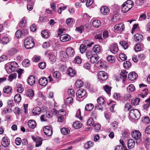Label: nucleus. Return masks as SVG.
Segmentation results:
<instances>
[{
    "instance_id": "nucleus-23",
    "label": "nucleus",
    "mask_w": 150,
    "mask_h": 150,
    "mask_svg": "<svg viewBox=\"0 0 150 150\" xmlns=\"http://www.w3.org/2000/svg\"><path fill=\"white\" fill-rule=\"evenodd\" d=\"M41 111V109L39 107H36L33 109L32 110L33 113L34 115H39Z\"/></svg>"
},
{
    "instance_id": "nucleus-49",
    "label": "nucleus",
    "mask_w": 150,
    "mask_h": 150,
    "mask_svg": "<svg viewBox=\"0 0 150 150\" xmlns=\"http://www.w3.org/2000/svg\"><path fill=\"white\" fill-rule=\"evenodd\" d=\"M80 50L81 53L84 52L86 49V46L83 44H81L80 47Z\"/></svg>"
},
{
    "instance_id": "nucleus-52",
    "label": "nucleus",
    "mask_w": 150,
    "mask_h": 150,
    "mask_svg": "<svg viewBox=\"0 0 150 150\" xmlns=\"http://www.w3.org/2000/svg\"><path fill=\"white\" fill-rule=\"evenodd\" d=\"M22 64L25 67H28L30 64V61L28 59H25L23 62Z\"/></svg>"
},
{
    "instance_id": "nucleus-31",
    "label": "nucleus",
    "mask_w": 150,
    "mask_h": 150,
    "mask_svg": "<svg viewBox=\"0 0 150 150\" xmlns=\"http://www.w3.org/2000/svg\"><path fill=\"white\" fill-rule=\"evenodd\" d=\"M94 105L92 103L86 104L85 107V110L87 111H91L93 108Z\"/></svg>"
},
{
    "instance_id": "nucleus-42",
    "label": "nucleus",
    "mask_w": 150,
    "mask_h": 150,
    "mask_svg": "<svg viewBox=\"0 0 150 150\" xmlns=\"http://www.w3.org/2000/svg\"><path fill=\"white\" fill-rule=\"evenodd\" d=\"M120 44L125 50L127 49L128 47V43L125 41H121L120 42Z\"/></svg>"
},
{
    "instance_id": "nucleus-36",
    "label": "nucleus",
    "mask_w": 150,
    "mask_h": 150,
    "mask_svg": "<svg viewBox=\"0 0 150 150\" xmlns=\"http://www.w3.org/2000/svg\"><path fill=\"white\" fill-rule=\"evenodd\" d=\"M115 57L112 55H109L107 58L108 61L111 63H113L115 62Z\"/></svg>"
},
{
    "instance_id": "nucleus-3",
    "label": "nucleus",
    "mask_w": 150,
    "mask_h": 150,
    "mask_svg": "<svg viewBox=\"0 0 150 150\" xmlns=\"http://www.w3.org/2000/svg\"><path fill=\"white\" fill-rule=\"evenodd\" d=\"M139 90L142 91V93L139 94L140 97L142 98H144L148 94V90L146 88L147 85L144 84H141L139 85Z\"/></svg>"
},
{
    "instance_id": "nucleus-34",
    "label": "nucleus",
    "mask_w": 150,
    "mask_h": 150,
    "mask_svg": "<svg viewBox=\"0 0 150 150\" xmlns=\"http://www.w3.org/2000/svg\"><path fill=\"white\" fill-rule=\"evenodd\" d=\"M61 132L62 134L64 135L68 134L70 132V131L68 128L65 127L62 128L61 129Z\"/></svg>"
},
{
    "instance_id": "nucleus-25",
    "label": "nucleus",
    "mask_w": 150,
    "mask_h": 150,
    "mask_svg": "<svg viewBox=\"0 0 150 150\" xmlns=\"http://www.w3.org/2000/svg\"><path fill=\"white\" fill-rule=\"evenodd\" d=\"M134 40L137 42H141L143 38L142 35L139 34H137L134 36Z\"/></svg>"
},
{
    "instance_id": "nucleus-13",
    "label": "nucleus",
    "mask_w": 150,
    "mask_h": 150,
    "mask_svg": "<svg viewBox=\"0 0 150 150\" xmlns=\"http://www.w3.org/2000/svg\"><path fill=\"white\" fill-rule=\"evenodd\" d=\"M39 83L41 85L45 86L48 83V80L46 77H42L39 79L38 81Z\"/></svg>"
},
{
    "instance_id": "nucleus-30",
    "label": "nucleus",
    "mask_w": 150,
    "mask_h": 150,
    "mask_svg": "<svg viewBox=\"0 0 150 150\" xmlns=\"http://www.w3.org/2000/svg\"><path fill=\"white\" fill-rule=\"evenodd\" d=\"M140 101V99L139 98H133L131 100V103L132 105H137Z\"/></svg>"
},
{
    "instance_id": "nucleus-47",
    "label": "nucleus",
    "mask_w": 150,
    "mask_h": 150,
    "mask_svg": "<svg viewBox=\"0 0 150 150\" xmlns=\"http://www.w3.org/2000/svg\"><path fill=\"white\" fill-rule=\"evenodd\" d=\"M104 90L108 94H109L110 92L111 87L108 85H105L103 87Z\"/></svg>"
},
{
    "instance_id": "nucleus-60",
    "label": "nucleus",
    "mask_w": 150,
    "mask_h": 150,
    "mask_svg": "<svg viewBox=\"0 0 150 150\" xmlns=\"http://www.w3.org/2000/svg\"><path fill=\"white\" fill-rule=\"evenodd\" d=\"M87 125L90 126H94L93 120L92 118L89 119L87 122Z\"/></svg>"
},
{
    "instance_id": "nucleus-10",
    "label": "nucleus",
    "mask_w": 150,
    "mask_h": 150,
    "mask_svg": "<svg viewBox=\"0 0 150 150\" xmlns=\"http://www.w3.org/2000/svg\"><path fill=\"white\" fill-rule=\"evenodd\" d=\"M132 8V5L130 4H126L124 3L122 6V11L124 13H126Z\"/></svg>"
},
{
    "instance_id": "nucleus-17",
    "label": "nucleus",
    "mask_w": 150,
    "mask_h": 150,
    "mask_svg": "<svg viewBox=\"0 0 150 150\" xmlns=\"http://www.w3.org/2000/svg\"><path fill=\"white\" fill-rule=\"evenodd\" d=\"M135 142L134 140L132 139H130L128 140L127 142V147L129 149L133 148L134 146Z\"/></svg>"
},
{
    "instance_id": "nucleus-8",
    "label": "nucleus",
    "mask_w": 150,
    "mask_h": 150,
    "mask_svg": "<svg viewBox=\"0 0 150 150\" xmlns=\"http://www.w3.org/2000/svg\"><path fill=\"white\" fill-rule=\"evenodd\" d=\"M10 143V139L7 137H4L2 139L1 144L4 147H7L9 145Z\"/></svg>"
},
{
    "instance_id": "nucleus-20",
    "label": "nucleus",
    "mask_w": 150,
    "mask_h": 150,
    "mask_svg": "<svg viewBox=\"0 0 150 150\" xmlns=\"http://www.w3.org/2000/svg\"><path fill=\"white\" fill-rule=\"evenodd\" d=\"M124 29V24L120 23L115 25L114 27V29L115 30L122 31Z\"/></svg>"
},
{
    "instance_id": "nucleus-6",
    "label": "nucleus",
    "mask_w": 150,
    "mask_h": 150,
    "mask_svg": "<svg viewBox=\"0 0 150 150\" xmlns=\"http://www.w3.org/2000/svg\"><path fill=\"white\" fill-rule=\"evenodd\" d=\"M44 133L47 136H50L52 134V131L51 128L49 126H46L43 128Z\"/></svg>"
},
{
    "instance_id": "nucleus-57",
    "label": "nucleus",
    "mask_w": 150,
    "mask_h": 150,
    "mask_svg": "<svg viewBox=\"0 0 150 150\" xmlns=\"http://www.w3.org/2000/svg\"><path fill=\"white\" fill-rule=\"evenodd\" d=\"M16 36L18 38H19L23 36L21 31L19 30H18L16 32L15 34Z\"/></svg>"
},
{
    "instance_id": "nucleus-12",
    "label": "nucleus",
    "mask_w": 150,
    "mask_h": 150,
    "mask_svg": "<svg viewBox=\"0 0 150 150\" xmlns=\"http://www.w3.org/2000/svg\"><path fill=\"white\" fill-rule=\"evenodd\" d=\"M138 76L137 74L135 72H132L129 73L128 78L131 81H134L136 79Z\"/></svg>"
},
{
    "instance_id": "nucleus-62",
    "label": "nucleus",
    "mask_w": 150,
    "mask_h": 150,
    "mask_svg": "<svg viewBox=\"0 0 150 150\" xmlns=\"http://www.w3.org/2000/svg\"><path fill=\"white\" fill-rule=\"evenodd\" d=\"M93 55V52L91 51H88L86 53V56L88 59H90Z\"/></svg>"
},
{
    "instance_id": "nucleus-51",
    "label": "nucleus",
    "mask_w": 150,
    "mask_h": 150,
    "mask_svg": "<svg viewBox=\"0 0 150 150\" xmlns=\"http://www.w3.org/2000/svg\"><path fill=\"white\" fill-rule=\"evenodd\" d=\"M83 83L81 80H77L76 83V85L77 87L80 88L83 86Z\"/></svg>"
},
{
    "instance_id": "nucleus-32",
    "label": "nucleus",
    "mask_w": 150,
    "mask_h": 150,
    "mask_svg": "<svg viewBox=\"0 0 150 150\" xmlns=\"http://www.w3.org/2000/svg\"><path fill=\"white\" fill-rule=\"evenodd\" d=\"M37 139L35 141L36 142V144L35 145V146L36 147H38L40 146L42 143V138H40L39 137H37Z\"/></svg>"
},
{
    "instance_id": "nucleus-40",
    "label": "nucleus",
    "mask_w": 150,
    "mask_h": 150,
    "mask_svg": "<svg viewBox=\"0 0 150 150\" xmlns=\"http://www.w3.org/2000/svg\"><path fill=\"white\" fill-rule=\"evenodd\" d=\"M21 95L17 94L16 95L14 98V100L16 103H18L21 100Z\"/></svg>"
},
{
    "instance_id": "nucleus-28",
    "label": "nucleus",
    "mask_w": 150,
    "mask_h": 150,
    "mask_svg": "<svg viewBox=\"0 0 150 150\" xmlns=\"http://www.w3.org/2000/svg\"><path fill=\"white\" fill-rule=\"evenodd\" d=\"M92 25L94 27L96 28H98L101 25V23L100 21L95 20L93 21Z\"/></svg>"
},
{
    "instance_id": "nucleus-16",
    "label": "nucleus",
    "mask_w": 150,
    "mask_h": 150,
    "mask_svg": "<svg viewBox=\"0 0 150 150\" xmlns=\"http://www.w3.org/2000/svg\"><path fill=\"white\" fill-rule=\"evenodd\" d=\"M67 74L71 76H73L76 74V70L71 67L69 68L67 71Z\"/></svg>"
},
{
    "instance_id": "nucleus-27",
    "label": "nucleus",
    "mask_w": 150,
    "mask_h": 150,
    "mask_svg": "<svg viewBox=\"0 0 150 150\" xmlns=\"http://www.w3.org/2000/svg\"><path fill=\"white\" fill-rule=\"evenodd\" d=\"M52 75L53 77L56 79H59L61 76L60 73L57 71H53Z\"/></svg>"
},
{
    "instance_id": "nucleus-38",
    "label": "nucleus",
    "mask_w": 150,
    "mask_h": 150,
    "mask_svg": "<svg viewBox=\"0 0 150 150\" xmlns=\"http://www.w3.org/2000/svg\"><path fill=\"white\" fill-rule=\"evenodd\" d=\"M17 77V74L14 73L10 74L8 76V80L10 81H12L14 79H15Z\"/></svg>"
},
{
    "instance_id": "nucleus-56",
    "label": "nucleus",
    "mask_w": 150,
    "mask_h": 150,
    "mask_svg": "<svg viewBox=\"0 0 150 150\" xmlns=\"http://www.w3.org/2000/svg\"><path fill=\"white\" fill-rule=\"evenodd\" d=\"M146 14L143 13L140 15L139 18V21H144L146 19Z\"/></svg>"
},
{
    "instance_id": "nucleus-63",
    "label": "nucleus",
    "mask_w": 150,
    "mask_h": 150,
    "mask_svg": "<svg viewBox=\"0 0 150 150\" xmlns=\"http://www.w3.org/2000/svg\"><path fill=\"white\" fill-rule=\"evenodd\" d=\"M132 108V106L130 103H127L125 106V110H129Z\"/></svg>"
},
{
    "instance_id": "nucleus-9",
    "label": "nucleus",
    "mask_w": 150,
    "mask_h": 150,
    "mask_svg": "<svg viewBox=\"0 0 150 150\" xmlns=\"http://www.w3.org/2000/svg\"><path fill=\"white\" fill-rule=\"evenodd\" d=\"M110 51L114 54H116L118 50L117 44L116 43L112 44L110 47Z\"/></svg>"
},
{
    "instance_id": "nucleus-59",
    "label": "nucleus",
    "mask_w": 150,
    "mask_h": 150,
    "mask_svg": "<svg viewBox=\"0 0 150 150\" xmlns=\"http://www.w3.org/2000/svg\"><path fill=\"white\" fill-rule=\"evenodd\" d=\"M39 68L41 69H44L46 67V64L44 62H40L39 64Z\"/></svg>"
},
{
    "instance_id": "nucleus-41",
    "label": "nucleus",
    "mask_w": 150,
    "mask_h": 150,
    "mask_svg": "<svg viewBox=\"0 0 150 150\" xmlns=\"http://www.w3.org/2000/svg\"><path fill=\"white\" fill-rule=\"evenodd\" d=\"M93 142L89 141L85 144L84 147L86 149H89L93 146Z\"/></svg>"
},
{
    "instance_id": "nucleus-14",
    "label": "nucleus",
    "mask_w": 150,
    "mask_h": 150,
    "mask_svg": "<svg viewBox=\"0 0 150 150\" xmlns=\"http://www.w3.org/2000/svg\"><path fill=\"white\" fill-rule=\"evenodd\" d=\"M45 54L47 56H49V59L51 62H54L56 60V57L51 53L50 51H47L45 53Z\"/></svg>"
},
{
    "instance_id": "nucleus-45",
    "label": "nucleus",
    "mask_w": 150,
    "mask_h": 150,
    "mask_svg": "<svg viewBox=\"0 0 150 150\" xmlns=\"http://www.w3.org/2000/svg\"><path fill=\"white\" fill-rule=\"evenodd\" d=\"M27 96L29 97H32L34 96V91L31 89L28 90L27 93Z\"/></svg>"
},
{
    "instance_id": "nucleus-19",
    "label": "nucleus",
    "mask_w": 150,
    "mask_h": 150,
    "mask_svg": "<svg viewBox=\"0 0 150 150\" xmlns=\"http://www.w3.org/2000/svg\"><path fill=\"white\" fill-rule=\"evenodd\" d=\"M10 66L11 67V68L12 69L13 71H17L18 69V64L15 62H11L10 63Z\"/></svg>"
},
{
    "instance_id": "nucleus-15",
    "label": "nucleus",
    "mask_w": 150,
    "mask_h": 150,
    "mask_svg": "<svg viewBox=\"0 0 150 150\" xmlns=\"http://www.w3.org/2000/svg\"><path fill=\"white\" fill-rule=\"evenodd\" d=\"M70 39V36L67 35H63L60 37V40L63 42L69 41Z\"/></svg>"
},
{
    "instance_id": "nucleus-54",
    "label": "nucleus",
    "mask_w": 150,
    "mask_h": 150,
    "mask_svg": "<svg viewBox=\"0 0 150 150\" xmlns=\"http://www.w3.org/2000/svg\"><path fill=\"white\" fill-rule=\"evenodd\" d=\"M42 36L44 38H47L49 36V33L45 30H43L41 33Z\"/></svg>"
},
{
    "instance_id": "nucleus-61",
    "label": "nucleus",
    "mask_w": 150,
    "mask_h": 150,
    "mask_svg": "<svg viewBox=\"0 0 150 150\" xmlns=\"http://www.w3.org/2000/svg\"><path fill=\"white\" fill-rule=\"evenodd\" d=\"M76 116V117L79 118L80 120L82 119V117L81 116V112L79 110H77Z\"/></svg>"
},
{
    "instance_id": "nucleus-55",
    "label": "nucleus",
    "mask_w": 150,
    "mask_h": 150,
    "mask_svg": "<svg viewBox=\"0 0 150 150\" xmlns=\"http://www.w3.org/2000/svg\"><path fill=\"white\" fill-rule=\"evenodd\" d=\"M84 30V26L83 25H81L79 27H77L76 29V30L77 31L79 32L82 33V31Z\"/></svg>"
},
{
    "instance_id": "nucleus-21",
    "label": "nucleus",
    "mask_w": 150,
    "mask_h": 150,
    "mask_svg": "<svg viewBox=\"0 0 150 150\" xmlns=\"http://www.w3.org/2000/svg\"><path fill=\"white\" fill-rule=\"evenodd\" d=\"M28 124L29 127L32 129L34 128L36 125L35 122L33 120H29L28 122Z\"/></svg>"
},
{
    "instance_id": "nucleus-46",
    "label": "nucleus",
    "mask_w": 150,
    "mask_h": 150,
    "mask_svg": "<svg viewBox=\"0 0 150 150\" xmlns=\"http://www.w3.org/2000/svg\"><path fill=\"white\" fill-rule=\"evenodd\" d=\"M127 89L128 92H132L134 91L135 87L133 84H130L128 86Z\"/></svg>"
},
{
    "instance_id": "nucleus-5",
    "label": "nucleus",
    "mask_w": 150,
    "mask_h": 150,
    "mask_svg": "<svg viewBox=\"0 0 150 150\" xmlns=\"http://www.w3.org/2000/svg\"><path fill=\"white\" fill-rule=\"evenodd\" d=\"M76 95L79 98L83 97L85 98L87 96L86 91L82 88L78 90L76 92Z\"/></svg>"
},
{
    "instance_id": "nucleus-64",
    "label": "nucleus",
    "mask_w": 150,
    "mask_h": 150,
    "mask_svg": "<svg viewBox=\"0 0 150 150\" xmlns=\"http://www.w3.org/2000/svg\"><path fill=\"white\" fill-rule=\"evenodd\" d=\"M21 142L22 140L20 138L17 137L16 138L15 142L16 145L18 146L20 145Z\"/></svg>"
},
{
    "instance_id": "nucleus-48",
    "label": "nucleus",
    "mask_w": 150,
    "mask_h": 150,
    "mask_svg": "<svg viewBox=\"0 0 150 150\" xmlns=\"http://www.w3.org/2000/svg\"><path fill=\"white\" fill-rule=\"evenodd\" d=\"M73 100L72 97H69L67 98L64 101L65 103L66 104H69L71 103Z\"/></svg>"
},
{
    "instance_id": "nucleus-43",
    "label": "nucleus",
    "mask_w": 150,
    "mask_h": 150,
    "mask_svg": "<svg viewBox=\"0 0 150 150\" xmlns=\"http://www.w3.org/2000/svg\"><path fill=\"white\" fill-rule=\"evenodd\" d=\"M146 104L143 106L144 108L147 109L149 106H150V97L145 101Z\"/></svg>"
},
{
    "instance_id": "nucleus-2",
    "label": "nucleus",
    "mask_w": 150,
    "mask_h": 150,
    "mask_svg": "<svg viewBox=\"0 0 150 150\" xmlns=\"http://www.w3.org/2000/svg\"><path fill=\"white\" fill-rule=\"evenodd\" d=\"M140 116V113L137 109H133L130 110L129 113V117L130 118L137 120L139 118Z\"/></svg>"
},
{
    "instance_id": "nucleus-26",
    "label": "nucleus",
    "mask_w": 150,
    "mask_h": 150,
    "mask_svg": "<svg viewBox=\"0 0 150 150\" xmlns=\"http://www.w3.org/2000/svg\"><path fill=\"white\" fill-rule=\"evenodd\" d=\"M90 59L91 62L94 64L97 62L98 60V56L97 54H94Z\"/></svg>"
},
{
    "instance_id": "nucleus-33",
    "label": "nucleus",
    "mask_w": 150,
    "mask_h": 150,
    "mask_svg": "<svg viewBox=\"0 0 150 150\" xmlns=\"http://www.w3.org/2000/svg\"><path fill=\"white\" fill-rule=\"evenodd\" d=\"M12 90V88L10 86H5L3 89L4 92L6 93H10L11 92Z\"/></svg>"
},
{
    "instance_id": "nucleus-50",
    "label": "nucleus",
    "mask_w": 150,
    "mask_h": 150,
    "mask_svg": "<svg viewBox=\"0 0 150 150\" xmlns=\"http://www.w3.org/2000/svg\"><path fill=\"white\" fill-rule=\"evenodd\" d=\"M97 104H103L105 102L104 99L101 97H99L97 99Z\"/></svg>"
},
{
    "instance_id": "nucleus-44",
    "label": "nucleus",
    "mask_w": 150,
    "mask_h": 150,
    "mask_svg": "<svg viewBox=\"0 0 150 150\" xmlns=\"http://www.w3.org/2000/svg\"><path fill=\"white\" fill-rule=\"evenodd\" d=\"M9 41V38L7 37H4L2 38L1 41L4 44H6L8 43Z\"/></svg>"
},
{
    "instance_id": "nucleus-7",
    "label": "nucleus",
    "mask_w": 150,
    "mask_h": 150,
    "mask_svg": "<svg viewBox=\"0 0 150 150\" xmlns=\"http://www.w3.org/2000/svg\"><path fill=\"white\" fill-rule=\"evenodd\" d=\"M132 137L136 140L139 139L141 137V133L138 130H135L132 133Z\"/></svg>"
},
{
    "instance_id": "nucleus-39",
    "label": "nucleus",
    "mask_w": 150,
    "mask_h": 150,
    "mask_svg": "<svg viewBox=\"0 0 150 150\" xmlns=\"http://www.w3.org/2000/svg\"><path fill=\"white\" fill-rule=\"evenodd\" d=\"M100 46L98 45H96L93 48V51L96 53H98L100 52Z\"/></svg>"
},
{
    "instance_id": "nucleus-29",
    "label": "nucleus",
    "mask_w": 150,
    "mask_h": 150,
    "mask_svg": "<svg viewBox=\"0 0 150 150\" xmlns=\"http://www.w3.org/2000/svg\"><path fill=\"white\" fill-rule=\"evenodd\" d=\"M60 58L63 61H65L68 60V56L64 52H62L60 55Z\"/></svg>"
},
{
    "instance_id": "nucleus-11",
    "label": "nucleus",
    "mask_w": 150,
    "mask_h": 150,
    "mask_svg": "<svg viewBox=\"0 0 150 150\" xmlns=\"http://www.w3.org/2000/svg\"><path fill=\"white\" fill-rule=\"evenodd\" d=\"M66 54L68 57H73L74 54V50L71 47H68L66 50Z\"/></svg>"
},
{
    "instance_id": "nucleus-53",
    "label": "nucleus",
    "mask_w": 150,
    "mask_h": 150,
    "mask_svg": "<svg viewBox=\"0 0 150 150\" xmlns=\"http://www.w3.org/2000/svg\"><path fill=\"white\" fill-rule=\"evenodd\" d=\"M119 56L122 60L125 61L127 59V57L125 54L120 53L119 54Z\"/></svg>"
},
{
    "instance_id": "nucleus-4",
    "label": "nucleus",
    "mask_w": 150,
    "mask_h": 150,
    "mask_svg": "<svg viewBox=\"0 0 150 150\" xmlns=\"http://www.w3.org/2000/svg\"><path fill=\"white\" fill-rule=\"evenodd\" d=\"M98 78L100 81L106 80L108 77L107 74L104 71H100L98 73Z\"/></svg>"
},
{
    "instance_id": "nucleus-18",
    "label": "nucleus",
    "mask_w": 150,
    "mask_h": 150,
    "mask_svg": "<svg viewBox=\"0 0 150 150\" xmlns=\"http://www.w3.org/2000/svg\"><path fill=\"white\" fill-rule=\"evenodd\" d=\"M100 12L103 15H106L109 13V9L106 6H103L102 7L100 10Z\"/></svg>"
},
{
    "instance_id": "nucleus-58",
    "label": "nucleus",
    "mask_w": 150,
    "mask_h": 150,
    "mask_svg": "<svg viewBox=\"0 0 150 150\" xmlns=\"http://www.w3.org/2000/svg\"><path fill=\"white\" fill-rule=\"evenodd\" d=\"M74 61L75 63L79 64L81 63V60L80 57L78 56L75 59Z\"/></svg>"
},
{
    "instance_id": "nucleus-22",
    "label": "nucleus",
    "mask_w": 150,
    "mask_h": 150,
    "mask_svg": "<svg viewBox=\"0 0 150 150\" xmlns=\"http://www.w3.org/2000/svg\"><path fill=\"white\" fill-rule=\"evenodd\" d=\"M26 23L25 18L24 17L22 18L21 21L18 24V28H22L25 27Z\"/></svg>"
},
{
    "instance_id": "nucleus-24",
    "label": "nucleus",
    "mask_w": 150,
    "mask_h": 150,
    "mask_svg": "<svg viewBox=\"0 0 150 150\" xmlns=\"http://www.w3.org/2000/svg\"><path fill=\"white\" fill-rule=\"evenodd\" d=\"M28 82L30 85H34L35 83V78L33 76H30L28 79Z\"/></svg>"
},
{
    "instance_id": "nucleus-35",
    "label": "nucleus",
    "mask_w": 150,
    "mask_h": 150,
    "mask_svg": "<svg viewBox=\"0 0 150 150\" xmlns=\"http://www.w3.org/2000/svg\"><path fill=\"white\" fill-rule=\"evenodd\" d=\"M34 1L32 0L30 2H29L27 6V8L29 11H31L33 9V7L34 5Z\"/></svg>"
},
{
    "instance_id": "nucleus-1",
    "label": "nucleus",
    "mask_w": 150,
    "mask_h": 150,
    "mask_svg": "<svg viewBox=\"0 0 150 150\" xmlns=\"http://www.w3.org/2000/svg\"><path fill=\"white\" fill-rule=\"evenodd\" d=\"M24 44L25 47L27 49H30L35 45L33 39L31 37L27 38L24 40Z\"/></svg>"
},
{
    "instance_id": "nucleus-37",
    "label": "nucleus",
    "mask_w": 150,
    "mask_h": 150,
    "mask_svg": "<svg viewBox=\"0 0 150 150\" xmlns=\"http://www.w3.org/2000/svg\"><path fill=\"white\" fill-rule=\"evenodd\" d=\"M82 126V124L79 121H77L74 122L73 124V127L76 129L80 128Z\"/></svg>"
}]
</instances>
